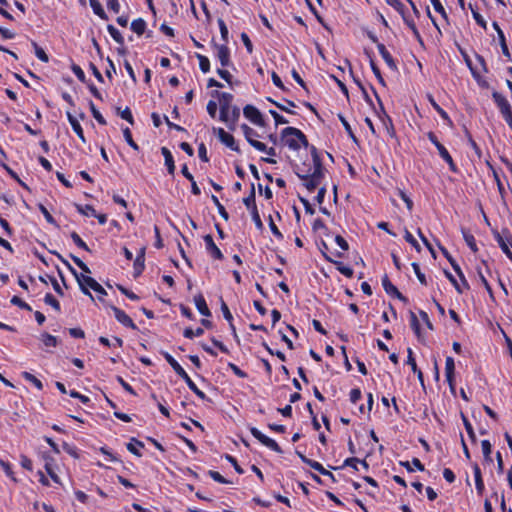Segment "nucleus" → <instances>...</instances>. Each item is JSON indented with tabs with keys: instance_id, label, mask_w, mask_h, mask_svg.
Listing matches in <instances>:
<instances>
[{
	"instance_id": "42",
	"label": "nucleus",
	"mask_w": 512,
	"mask_h": 512,
	"mask_svg": "<svg viewBox=\"0 0 512 512\" xmlns=\"http://www.w3.org/2000/svg\"><path fill=\"white\" fill-rule=\"evenodd\" d=\"M0 467L3 469V471H4V473L6 474L7 477L12 479L13 481H16V478L14 476V472L12 470V466H11V464L9 462L4 461V460H0Z\"/></svg>"
},
{
	"instance_id": "62",
	"label": "nucleus",
	"mask_w": 512,
	"mask_h": 512,
	"mask_svg": "<svg viewBox=\"0 0 512 512\" xmlns=\"http://www.w3.org/2000/svg\"><path fill=\"white\" fill-rule=\"evenodd\" d=\"M471 11H472V15H473V18L474 20L476 21V23L483 27V28H486V21L485 19L483 18V16H481L477 11H475L472 7H471Z\"/></svg>"
},
{
	"instance_id": "55",
	"label": "nucleus",
	"mask_w": 512,
	"mask_h": 512,
	"mask_svg": "<svg viewBox=\"0 0 512 512\" xmlns=\"http://www.w3.org/2000/svg\"><path fill=\"white\" fill-rule=\"evenodd\" d=\"M404 238L405 240L411 244L417 251H420V245L419 243L417 242V240L414 238V236L408 231V230H405V235H404Z\"/></svg>"
},
{
	"instance_id": "5",
	"label": "nucleus",
	"mask_w": 512,
	"mask_h": 512,
	"mask_svg": "<svg viewBox=\"0 0 512 512\" xmlns=\"http://www.w3.org/2000/svg\"><path fill=\"white\" fill-rule=\"evenodd\" d=\"M78 284L80 290L84 294L90 296L92 300H94V298L90 293L89 289H92L96 293H105V289L94 278L90 277L89 275H80V277H78Z\"/></svg>"
},
{
	"instance_id": "6",
	"label": "nucleus",
	"mask_w": 512,
	"mask_h": 512,
	"mask_svg": "<svg viewBox=\"0 0 512 512\" xmlns=\"http://www.w3.org/2000/svg\"><path fill=\"white\" fill-rule=\"evenodd\" d=\"M232 100L233 96L230 93L222 92L219 94L220 120L224 123L229 122V111L233 108L231 105Z\"/></svg>"
},
{
	"instance_id": "19",
	"label": "nucleus",
	"mask_w": 512,
	"mask_h": 512,
	"mask_svg": "<svg viewBox=\"0 0 512 512\" xmlns=\"http://www.w3.org/2000/svg\"><path fill=\"white\" fill-rule=\"evenodd\" d=\"M382 286L385 292L389 295L396 296L401 300H405V297L398 291V289L390 282L387 276L382 279Z\"/></svg>"
},
{
	"instance_id": "36",
	"label": "nucleus",
	"mask_w": 512,
	"mask_h": 512,
	"mask_svg": "<svg viewBox=\"0 0 512 512\" xmlns=\"http://www.w3.org/2000/svg\"><path fill=\"white\" fill-rule=\"evenodd\" d=\"M196 57L199 61V68L203 73H208L210 71V61L208 57L202 54H196Z\"/></svg>"
},
{
	"instance_id": "14",
	"label": "nucleus",
	"mask_w": 512,
	"mask_h": 512,
	"mask_svg": "<svg viewBox=\"0 0 512 512\" xmlns=\"http://www.w3.org/2000/svg\"><path fill=\"white\" fill-rule=\"evenodd\" d=\"M402 16V19L404 23L407 25V27L411 30L413 36L417 41L422 43V37L416 27L415 21L412 18V16L408 13H406V10L404 9L402 13H399Z\"/></svg>"
},
{
	"instance_id": "38",
	"label": "nucleus",
	"mask_w": 512,
	"mask_h": 512,
	"mask_svg": "<svg viewBox=\"0 0 512 512\" xmlns=\"http://www.w3.org/2000/svg\"><path fill=\"white\" fill-rule=\"evenodd\" d=\"M22 375L25 380L32 383L38 390L43 389L42 382L38 378H36L33 374H31L29 372H23Z\"/></svg>"
},
{
	"instance_id": "24",
	"label": "nucleus",
	"mask_w": 512,
	"mask_h": 512,
	"mask_svg": "<svg viewBox=\"0 0 512 512\" xmlns=\"http://www.w3.org/2000/svg\"><path fill=\"white\" fill-rule=\"evenodd\" d=\"M161 152H162V155L164 156L165 166L167 167L169 174H173L174 170H175V165H174V159H173L171 152L166 147H163L161 149Z\"/></svg>"
},
{
	"instance_id": "31",
	"label": "nucleus",
	"mask_w": 512,
	"mask_h": 512,
	"mask_svg": "<svg viewBox=\"0 0 512 512\" xmlns=\"http://www.w3.org/2000/svg\"><path fill=\"white\" fill-rule=\"evenodd\" d=\"M107 31L116 43L120 45L124 44V37L116 27H114L113 25H108Z\"/></svg>"
},
{
	"instance_id": "52",
	"label": "nucleus",
	"mask_w": 512,
	"mask_h": 512,
	"mask_svg": "<svg viewBox=\"0 0 512 512\" xmlns=\"http://www.w3.org/2000/svg\"><path fill=\"white\" fill-rule=\"evenodd\" d=\"M446 277L449 279V281L452 283V285L455 287L458 293H463L464 286L458 283V281L455 279V277L448 271H445Z\"/></svg>"
},
{
	"instance_id": "46",
	"label": "nucleus",
	"mask_w": 512,
	"mask_h": 512,
	"mask_svg": "<svg viewBox=\"0 0 512 512\" xmlns=\"http://www.w3.org/2000/svg\"><path fill=\"white\" fill-rule=\"evenodd\" d=\"M410 326L417 336H420V324L415 313H410Z\"/></svg>"
},
{
	"instance_id": "16",
	"label": "nucleus",
	"mask_w": 512,
	"mask_h": 512,
	"mask_svg": "<svg viewBox=\"0 0 512 512\" xmlns=\"http://www.w3.org/2000/svg\"><path fill=\"white\" fill-rule=\"evenodd\" d=\"M194 303H195L197 310L199 311V313L201 315L206 316V317L211 315V312L207 306L206 300L202 294H198L194 297Z\"/></svg>"
},
{
	"instance_id": "26",
	"label": "nucleus",
	"mask_w": 512,
	"mask_h": 512,
	"mask_svg": "<svg viewBox=\"0 0 512 512\" xmlns=\"http://www.w3.org/2000/svg\"><path fill=\"white\" fill-rule=\"evenodd\" d=\"M145 248H141L134 261V269L139 274L144 270L145 267Z\"/></svg>"
},
{
	"instance_id": "29",
	"label": "nucleus",
	"mask_w": 512,
	"mask_h": 512,
	"mask_svg": "<svg viewBox=\"0 0 512 512\" xmlns=\"http://www.w3.org/2000/svg\"><path fill=\"white\" fill-rule=\"evenodd\" d=\"M146 29V22L142 18H138L132 21L131 30L137 35H142Z\"/></svg>"
},
{
	"instance_id": "49",
	"label": "nucleus",
	"mask_w": 512,
	"mask_h": 512,
	"mask_svg": "<svg viewBox=\"0 0 512 512\" xmlns=\"http://www.w3.org/2000/svg\"><path fill=\"white\" fill-rule=\"evenodd\" d=\"M11 303L13 305H16L18 306L19 308L21 309H24V310H27V311H31V307L29 304H27L26 302H24L21 298H19L18 296H13L12 299H11Z\"/></svg>"
},
{
	"instance_id": "47",
	"label": "nucleus",
	"mask_w": 512,
	"mask_h": 512,
	"mask_svg": "<svg viewBox=\"0 0 512 512\" xmlns=\"http://www.w3.org/2000/svg\"><path fill=\"white\" fill-rule=\"evenodd\" d=\"M243 203L244 205L247 207L248 210H255L257 207H256V204H255V194H254V190H252V193L251 195H249L248 197H245L243 199Z\"/></svg>"
},
{
	"instance_id": "64",
	"label": "nucleus",
	"mask_w": 512,
	"mask_h": 512,
	"mask_svg": "<svg viewBox=\"0 0 512 512\" xmlns=\"http://www.w3.org/2000/svg\"><path fill=\"white\" fill-rule=\"evenodd\" d=\"M241 40L249 53L253 50L252 42L246 33L241 34Z\"/></svg>"
},
{
	"instance_id": "8",
	"label": "nucleus",
	"mask_w": 512,
	"mask_h": 512,
	"mask_svg": "<svg viewBox=\"0 0 512 512\" xmlns=\"http://www.w3.org/2000/svg\"><path fill=\"white\" fill-rule=\"evenodd\" d=\"M250 432L252 434V436L257 439L261 444H263L264 446H266L267 448L271 449L272 451H275L277 453H281L282 450L280 448V446L278 445V443L266 436L265 434H263L259 429L255 428V427H252L250 429Z\"/></svg>"
},
{
	"instance_id": "12",
	"label": "nucleus",
	"mask_w": 512,
	"mask_h": 512,
	"mask_svg": "<svg viewBox=\"0 0 512 512\" xmlns=\"http://www.w3.org/2000/svg\"><path fill=\"white\" fill-rule=\"evenodd\" d=\"M110 308L113 311L116 320L120 324H122L123 326H125L127 328H131L133 330L137 329V326L135 325L133 320L123 310H121V309H119V308H117V307H115L113 305H110Z\"/></svg>"
},
{
	"instance_id": "13",
	"label": "nucleus",
	"mask_w": 512,
	"mask_h": 512,
	"mask_svg": "<svg viewBox=\"0 0 512 512\" xmlns=\"http://www.w3.org/2000/svg\"><path fill=\"white\" fill-rule=\"evenodd\" d=\"M204 242H205L206 251L209 253V255L211 257H213L214 259H218V260L223 258V254H222L221 250L217 247V245L215 244L214 239L211 235H209V234L205 235Z\"/></svg>"
},
{
	"instance_id": "59",
	"label": "nucleus",
	"mask_w": 512,
	"mask_h": 512,
	"mask_svg": "<svg viewBox=\"0 0 512 512\" xmlns=\"http://www.w3.org/2000/svg\"><path fill=\"white\" fill-rule=\"evenodd\" d=\"M269 112H270L271 116L274 118L276 125L288 123V120L286 118H284L282 115H280L278 112H276L275 110H270Z\"/></svg>"
},
{
	"instance_id": "37",
	"label": "nucleus",
	"mask_w": 512,
	"mask_h": 512,
	"mask_svg": "<svg viewBox=\"0 0 512 512\" xmlns=\"http://www.w3.org/2000/svg\"><path fill=\"white\" fill-rule=\"evenodd\" d=\"M41 340L46 347H55L58 344L57 338L48 333H43L41 335Z\"/></svg>"
},
{
	"instance_id": "18",
	"label": "nucleus",
	"mask_w": 512,
	"mask_h": 512,
	"mask_svg": "<svg viewBox=\"0 0 512 512\" xmlns=\"http://www.w3.org/2000/svg\"><path fill=\"white\" fill-rule=\"evenodd\" d=\"M163 357L172 367L174 372L181 378L184 377L186 371L182 368V366L170 355L168 352H162Z\"/></svg>"
},
{
	"instance_id": "1",
	"label": "nucleus",
	"mask_w": 512,
	"mask_h": 512,
	"mask_svg": "<svg viewBox=\"0 0 512 512\" xmlns=\"http://www.w3.org/2000/svg\"><path fill=\"white\" fill-rule=\"evenodd\" d=\"M312 164L303 163L296 174L309 192H313L322 182L325 169L315 147L311 149Z\"/></svg>"
},
{
	"instance_id": "15",
	"label": "nucleus",
	"mask_w": 512,
	"mask_h": 512,
	"mask_svg": "<svg viewBox=\"0 0 512 512\" xmlns=\"http://www.w3.org/2000/svg\"><path fill=\"white\" fill-rule=\"evenodd\" d=\"M454 371H455V363L452 357H447L445 361V376L446 380L451 388L454 390Z\"/></svg>"
},
{
	"instance_id": "63",
	"label": "nucleus",
	"mask_w": 512,
	"mask_h": 512,
	"mask_svg": "<svg viewBox=\"0 0 512 512\" xmlns=\"http://www.w3.org/2000/svg\"><path fill=\"white\" fill-rule=\"evenodd\" d=\"M349 396H350V401L355 404L361 399L362 394H361L360 389L355 388L350 391Z\"/></svg>"
},
{
	"instance_id": "9",
	"label": "nucleus",
	"mask_w": 512,
	"mask_h": 512,
	"mask_svg": "<svg viewBox=\"0 0 512 512\" xmlns=\"http://www.w3.org/2000/svg\"><path fill=\"white\" fill-rule=\"evenodd\" d=\"M243 114L251 123L264 127L265 122L261 112L253 105H246L243 109Z\"/></svg>"
},
{
	"instance_id": "23",
	"label": "nucleus",
	"mask_w": 512,
	"mask_h": 512,
	"mask_svg": "<svg viewBox=\"0 0 512 512\" xmlns=\"http://www.w3.org/2000/svg\"><path fill=\"white\" fill-rule=\"evenodd\" d=\"M428 100L431 104V106L433 107V109L440 115V117L448 124V125H452V120L451 118L449 117V115L447 114V112L445 110H443L439 105L438 103L434 100V98L429 95L428 96Z\"/></svg>"
},
{
	"instance_id": "2",
	"label": "nucleus",
	"mask_w": 512,
	"mask_h": 512,
	"mask_svg": "<svg viewBox=\"0 0 512 512\" xmlns=\"http://www.w3.org/2000/svg\"><path fill=\"white\" fill-rule=\"evenodd\" d=\"M214 50V57L220 62L222 68L217 69V74L225 80L228 84H231L232 75L225 67L233 66L231 61L230 49L224 44L212 43Z\"/></svg>"
},
{
	"instance_id": "32",
	"label": "nucleus",
	"mask_w": 512,
	"mask_h": 512,
	"mask_svg": "<svg viewBox=\"0 0 512 512\" xmlns=\"http://www.w3.org/2000/svg\"><path fill=\"white\" fill-rule=\"evenodd\" d=\"M239 117H240V109L236 106H233V108H231L229 111V122L226 123L229 126V128H231V129L234 128Z\"/></svg>"
},
{
	"instance_id": "48",
	"label": "nucleus",
	"mask_w": 512,
	"mask_h": 512,
	"mask_svg": "<svg viewBox=\"0 0 512 512\" xmlns=\"http://www.w3.org/2000/svg\"><path fill=\"white\" fill-rule=\"evenodd\" d=\"M71 239L79 248L86 251L89 250L87 244L81 239V237L76 232L71 233Z\"/></svg>"
},
{
	"instance_id": "17",
	"label": "nucleus",
	"mask_w": 512,
	"mask_h": 512,
	"mask_svg": "<svg viewBox=\"0 0 512 512\" xmlns=\"http://www.w3.org/2000/svg\"><path fill=\"white\" fill-rule=\"evenodd\" d=\"M437 151L440 157L448 164L449 169L454 173L457 172V166L455 165L448 150L443 145H438Z\"/></svg>"
},
{
	"instance_id": "57",
	"label": "nucleus",
	"mask_w": 512,
	"mask_h": 512,
	"mask_svg": "<svg viewBox=\"0 0 512 512\" xmlns=\"http://www.w3.org/2000/svg\"><path fill=\"white\" fill-rule=\"evenodd\" d=\"M385 2L393 7L398 13H402L405 9V6L400 0H385Z\"/></svg>"
},
{
	"instance_id": "27",
	"label": "nucleus",
	"mask_w": 512,
	"mask_h": 512,
	"mask_svg": "<svg viewBox=\"0 0 512 512\" xmlns=\"http://www.w3.org/2000/svg\"><path fill=\"white\" fill-rule=\"evenodd\" d=\"M181 378L186 382L189 389L193 391L200 399H205V393L197 387V385L192 381V379L187 373H185L184 377Z\"/></svg>"
},
{
	"instance_id": "54",
	"label": "nucleus",
	"mask_w": 512,
	"mask_h": 512,
	"mask_svg": "<svg viewBox=\"0 0 512 512\" xmlns=\"http://www.w3.org/2000/svg\"><path fill=\"white\" fill-rule=\"evenodd\" d=\"M33 45L35 47L36 57L43 62H48L49 58L45 51L42 48H40L36 43H33Z\"/></svg>"
},
{
	"instance_id": "34",
	"label": "nucleus",
	"mask_w": 512,
	"mask_h": 512,
	"mask_svg": "<svg viewBox=\"0 0 512 512\" xmlns=\"http://www.w3.org/2000/svg\"><path fill=\"white\" fill-rule=\"evenodd\" d=\"M462 234H463V238L467 244V246L473 251V252H476L477 251V245H476V240H475V237L469 233L468 231L466 230H462Z\"/></svg>"
},
{
	"instance_id": "25",
	"label": "nucleus",
	"mask_w": 512,
	"mask_h": 512,
	"mask_svg": "<svg viewBox=\"0 0 512 512\" xmlns=\"http://www.w3.org/2000/svg\"><path fill=\"white\" fill-rule=\"evenodd\" d=\"M44 460H45V470L47 472V474L50 476V478L53 480V482H55L56 484H60V478L58 477V475L55 473L53 467H52V461L53 459L50 457V456H44Z\"/></svg>"
},
{
	"instance_id": "44",
	"label": "nucleus",
	"mask_w": 512,
	"mask_h": 512,
	"mask_svg": "<svg viewBox=\"0 0 512 512\" xmlns=\"http://www.w3.org/2000/svg\"><path fill=\"white\" fill-rule=\"evenodd\" d=\"M44 301L47 305L52 306L57 311H60V303L52 294L47 293L44 297Z\"/></svg>"
},
{
	"instance_id": "4",
	"label": "nucleus",
	"mask_w": 512,
	"mask_h": 512,
	"mask_svg": "<svg viewBox=\"0 0 512 512\" xmlns=\"http://www.w3.org/2000/svg\"><path fill=\"white\" fill-rule=\"evenodd\" d=\"M241 130L248 141V143L254 147L256 150L266 153L267 155L274 157L276 156V150L273 147L268 148L264 143L258 141L256 138L259 137V134L256 130L249 127L247 124L241 125Z\"/></svg>"
},
{
	"instance_id": "11",
	"label": "nucleus",
	"mask_w": 512,
	"mask_h": 512,
	"mask_svg": "<svg viewBox=\"0 0 512 512\" xmlns=\"http://www.w3.org/2000/svg\"><path fill=\"white\" fill-rule=\"evenodd\" d=\"M492 97L498 106L503 118L512 114L511 105L508 100L499 92L494 91Z\"/></svg>"
},
{
	"instance_id": "22",
	"label": "nucleus",
	"mask_w": 512,
	"mask_h": 512,
	"mask_svg": "<svg viewBox=\"0 0 512 512\" xmlns=\"http://www.w3.org/2000/svg\"><path fill=\"white\" fill-rule=\"evenodd\" d=\"M68 121L73 129V131L78 135V137L82 140V142H86L83 129L79 123V121L70 113H67Z\"/></svg>"
},
{
	"instance_id": "60",
	"label": "nucleus",
	"mask_w": 512,
	"mask_h": 512,
	"mask_svg": "<svg viewBox=\"0 0 512 512\" xmlns=\"http://www.w3.org/2000/svg\"><path fill=\"white\" fill-rule=\"evenodd\" d=\"M370 65H371V69H372L374 75L376 76V78L378 79L379 83H381L382 85H385V82L381 75L380 69L376 66V64L374 63L373 60L370 61Z\"/></svg>"
},
{
	"instance_id": "53",
	"label": "nucleus",
	"mask_w": 512,
	"mask_h": 512,
	"mask_svg": "<svg viewBox=\"0 0 512 512\" xmlns=\"http://www.w3.org/2000/svg\"><path fill=\"white\" fill-rule=\"evenodd\" d=\"M463 422H464V426H465V429H466V432H467L469 438L471 439L472 442H475L476 435H475V432L473 430L471 423L465 417H463Z\"/></svg>"
},
{
	"instance_id": "33",
	"label": "nucleus",
	"mask_w": 512,
	"mask_h": 512,
	"mask_svg": "<svg viewBox=\"0 0 512 512\" xmlns=\"http://www.w3.org/2000/svg\"><path fill=\"white\" fill-rule=\"evenodd\" d=\"M76 209L80 214L86 217L96 216V210L91 205H76Z\"/></svg>"
},
{
	"instance_id": "45",
	"label": "nucleus",
	"mask_w": 512,
	"mask_h": 512,
	"mask_svg": "<svg viewBox=\"0 0 512 512\" xmlns=\"http://www.w3.org/2000/svg\"><path fill=\"white\" fill-rule=\"evenodd\" d=\"M434 10L439 13L445 20H447L448 16L445 11V8L441 4L440 0H430Z\"/></svg>"
},
{
	"instance_id": "10",
	"label": "nucleus",
	"mask_w": 512,
	"mask_h": 512,
	"mask_svg": "<svg viewBox=\"0 0 512 512\" xmlns=\"http://www.w3.org/2000/svg\"><path fill=\"white\" fill-rule=\"evenodd\" d=\"M213 131H214V133L217 134L218 139L225 146H227L228 148H230L233 151H236V152L240 151L234 137L230 133L226 132L223 128H220V127L214 128Z\"/></svg>"
},
{
	"instance_id": "56",
	"label": "nucleus",
	"mask_w": 512,
	"mask_h": 512,
	"mask_svg": "<svg viewBox=\"0 0 512 512\" xmlns=\"http://www.w3.org/2000/svg\"><path fill=\"white\" fill-rule=\"evenodd\" d=\"M218 25H219L221 37L226 44L228 41V28L222 19L218 20Z\"/></svg>"
},
{
	"instance_id": "40",
	"label": "nucleus",
	"mask_w": 512,
	"mask_h": 512,
	"mask_svg": "<svg viewBox=\"0 0 512 512\" xmlns=\"http://www.w3.org/2000/svg\"><path fill=\"white\" fill-rule=\"evenodd\" d=\"M451 266L452 268L454 269V271L457 273L458 277L460 278L461 282H462V285L464 286L465 289H468L469 288V285H468V282L467 280L465 279V276L460 268V266L457 264L456 261H451Z\"/></svg>"
},
{
	"instance_id": "21",
	"label": "nucleus",
	"mask_w": 512,
	"mask_h": 512,
	"mask_svg": "<svg viewBox=\"0 0 512 512\" xmlns=\"http://www.w3.org/2000/svg\"><path fill=\"white\" fill-rule=\"evenodd\" d=\"M377 49L385 63L391 68L396 69V64L394 62L393 57L391 56L390 52L386 49L385 45L382 43H379L377 45Z\"/></svg>"
},
{
	"instance_id": "28",
	"label": "nucleus",
	"mask_w": 512,
	"mask_h": 512,
	"mask_svg": "<svg viewBox=\"0 0 512 512\" xmlns=\"http://www.w3.org/2000/svg\"><path fill=\"white\" fill-rule=\"evenodd\" d=\"M143 447H144V444L142 442L138 441L135 438H132L131 441L127 444L128 451L131 452L132 454L138 456V457L142 456L140 450Z\"/></svg>"
},
{
	"instance_id": "39",
	"label": "nucleus",
	"mask_w": 512,
	"mask_h": 512,
	"mask_svg": "<svg viewBox=\"0 0 512 512\" xmlns=\"http://www.w3.org/2000/svg\"><path fill=\"white\" fill-rule=\"evenodd\" d=\"M204 333V330L202 328L192 329V328H186L183 332V335L185 338L193 339L194 337H200Z\"/></svg>"
},
{
	"instance_id": "43",
	"label": "nucleus",
	"mask_w": 512,
	"mask_h": 512,
	"mask_svg": "<svg viewBox=\"0 0 512 512\" xmlns=\"http://www.w3.org/2000/svg\"><path fill=\"white\" fill-rule=\"evenodd\" d=\"M123 136L126 140V142L128 143V145L130 147H132L134 150L138 151L139 150V146L135 143V141L132 139V134H131V131L128 127H126L125 129H123Z\"/></svg>"
},
{
	"instance_id": "3",
	"label": "nucleus",
	"mask_w": 512,
	"mask_h": 512,
	"mask_svg": "<svg viewBox=\"0 0 512 512\" xmlns=\"http://www.w3.org/2000/svg\"><path fill=\"white\" fill-rule=\"evenodd\" d=\"M281 140L285 146L293 151L299 150L302 146H308L304 133L295 127H286L281 131Z\"/></svg>"
},
{
	"instance_id": "51",
	"label": "nucleus",
	"mask_w": 512,
	"mask_h": 512,
	"mask_svg": "<svg viewBox=\"0 0 512 512\" xmlns=\"http://www.w3.org/2000/svg\"><path fill=\"white\" fill-rule=\"evenodd\" d=\"M73 74L78 78L79 81L85 82L86 76L84 71L79 65L73 64L71 67Z\"/></svg>"
},
{
	"instance_id": "30",
	"label": "nucleus",
	"mask_w": 512,
	"mask_h": 512,
	"mask_svg": "<svg viewBox=\"0 0 512 512\" xmlns=\"http://www.w3.org/2000/svg\"><path fill=\"white\" fill-rule=\"evenodd\" d=\"M89 4L97 16H99L101 19H107V15L99 2V0H89Z\"/></svg>"
},
{
	"instance_id": "58",
	"label": "nucleus",
	"mask_w": 512,
	"mask_h": 512,
	"mask_svg": "<svg viewBox=\"0 0 512 512\" xmlns=\"http://www.w3.org/2000/svg\"><path fill=\"white\" fill-rule=\"evenodd\" d=\"M221 310H222V313H223V316L224 318L229 322V323H232L233 321V316L227 306V304L222 300L221 301Z\"/></svg>"
},
{
	"instance_id": "50",
	"label": "nucleus",
	"mask_w": 512,
	"mask_h": 512,
	"mask_svg": "<svg viewBox=\"0 0 512 512\" xmlns=\"http://www.w3.org/2000/svg\"><path fill=\"white\" fill-rule=\"evenodd\" d=\"M412 267H413V270H414L419 282L423 285H426L427 284L426 277H425V274L421 272L419 264L412 263Z\"/></svg>"
},
{
	"instance_id": "61",
	"label": "nucleus",
	"mask_w": 512,
	"mask_h": 512,
	"mask_svg": "<svg viewBox=\"0 0 512 512\" xmlns=\"http://www.w3.org/2000/svg\"><path fill=\"white\" fill-rule=\"evenodd\" d=\"M20 464L24 469H26L28 471L33 470L32 461L25 455H21Z\"/></svg>"
},
{
	"instance_id": "20",
	"label": "nucleus",
	"mask_w": 512,
	"mask_h": 512,
	"mask_svg": "<svg viewBox=\"0 0 512 512\" xmlns=\"http://www.w3.org/2000/svg\"><path fill=\"white\" fill-rule=\"evenodd\" d=\"M302 461L304 463H306L307 465H309L312 469H314L315 471L319 472L320 474L322 475H327V476H330V477H333V474L326 470L322 464H320L319 462L317 461H314V460H311V459H308L306 458L305 456L303 455H300Z\"/></svg>"
},
{
	"instance_id": "41",
	"label": "nucleus",
	"mask_w": 512,
	"mask_h": 512,
	"mask_svg": "<svg viewBox=\"0 0 512 512\" xmlns=\"http://www.w3.org/2000/svg\"><path fill=\"white\" fill-rule=\"evenodd\" d=\"M89 106H90L91 113H92L93 117L95 118V120L100 125H105L106 124V120L104 119L102 114L99 112V110L95 107L94 103L90 102Z\"/></svg>"
},
{
	"instance_id": "7",
	"label": "nucleus",
	"mask_w": 512,
	"mask_h": 512,
	"mask_svg": "<svg viewBox=\"0 0 512 512\" xmlns=\"http://www.w3.org/2000/svg\"><path fill=\"white\" fill-rule=\"evenodd\" d=\"M250 432L252 434V436L257 439L261 444H263L264 446H266L267 448L271 449L272 451H275L277 453H281L282 450L280 448V446L278 445V443L266 436L265 434H263L259 429L255 428V427H252L250 429Z\"/></svg>"
},
{
	"instance_id": "35",
	"label": "nucleus",
	"mask_w": 512,
	"mask_h": 512,
	"mask_svg": "<svg viewBox=\"0 0 512 512\" xmlns=\"http://www.w3.org/2000/svg\"><path fill=\"white\" fill-rule=\"evenodd\" d=\"M497 242L499 246L501 247L502 251L512 260V252L509 249V239H505L501 235H497Z\"/></svg>"
}]
</instances>
